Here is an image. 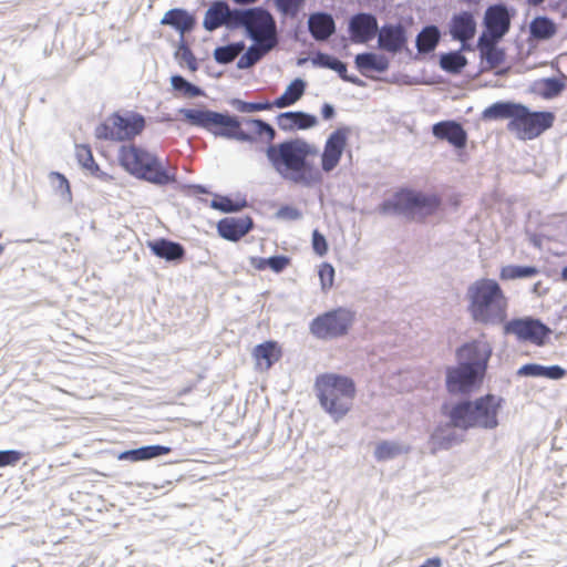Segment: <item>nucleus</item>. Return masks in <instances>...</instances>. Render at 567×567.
<instances>
[{
  "instance_id": "f257e3e1",
  "label": "nucleus",
  "mask_w": 567,
  "mask_h": 567,
  "mask_svg": "<svg viewBox=\"0 0 567 567\" xmlns=\"http://www.w3.org/2000/svg\"><path fill=\"white\" fill-rule=\"evenodd\" d=\"M499 408L501 400L493 394H486L475 401H464L453 405L447 413L451 424L437 426L431 435L433 450H446L456 442L452 427L462 430L472 427L495 429L498 425L497 415Z\"/></svg>"
},
{
  "instance_id": "f03ea898",
  "label": "nucleus",
  "mask_w": 567,
  "mask_h": 567,
  "mask_svg": "<svg viewBox=\"0 0 567 567\" xmlns=\"http://www.w3.org/2000/svg\"><path fill=\"white\" fill-rule=\"evenodd\" d=\"M266 154L281 177L293 184L309 187L322 182L321 171L309 162L316 158L319 152L305 141L292 140L270 145Z\"/></svg>"
},
{
  "instance_id": "7ed1b4c3",
  "label": "nucleus",
  "mask_w": 567,
  "mask_h": 567,
  "mask_svg": "<svg viewBox=\"0 0 567 567\" xmlns=\"http://www.w3.org/2000/svg\"><path fill=\"white\" fill-rule=\"evenodd\" d=\"M179 113L190 125L243 142L262 140L270 143L276 135L275 130L261 120H246L243 127L236 117L209 110L182 109Z\"/></svg>"
},
{
  "instance_id": "20e7f679",
  "label": "nucleus",
  "mask_w": 567,
  "mask_h": 567,
  "mask_svg": "<svg viewBox=\"0 0 567 567\" xmlns=\"http://www.w3.org/2000/svg\"><path fill=\"white\" fill-rule=\"evenodd\" d=\"M492 348L485 341H472L457 350L458 365L446 371V388L451 393H468L482 381Z\"/></svg>"
},
{
  "instance_id": "39448f33",
  "label": "nucleus",
  "mask_w": 567,
  "mask_h": 567,
  "mask_svg": "<svg viewBox=\"0 0 567 567\" xmlns=\"http://www.w3.org/2000/svg\"><path fill=\"white\" fill-rule=\"evenodd\" d=\"M468 311L472 318L484 324H497L507 317L508 300L497 281L480 279L470 286Z\"/></svg>"
},
{
  "instance_id": "423d86ee",
  "label": "nucleus",
  "mask_w": 567,
  "mask_h": 567,
  "mask_svg": "<svg viewBox=\"0 0 567 567\" xmlns=\"http://www.w3.org/2000/svg\"><path fill=\"white\" fill-rule=\"evenodd\" d=\"M315 391L322 409L336 421L352 409L357 393L354 381L337 373H322L316 378Z\"/></svg>"
},
{
  "instance_id": "0eeeda50",
  "label": "nucleus",
  "mask_w": 567,
  "mask_h": 567,
  "mask_svg": "<svg viewBox=\"0 0 567 567\" xmlns=\"http://www.w3.org/2000/svg\"><path fill=\"white\" fill-rule=\"evenodd\" d=\"M118 162L126 172L150 183L167 185L176 182L175 169H166L154 154L135 144L121 146Z\"/></svg>"
},
{
  "instance_id": "6e6552de",
  "label": "nucleus",
  "mask_w": 567,
  "mask_h": 567,
  "mask_svg": "<svg viewBox=\"0 0 567 567\" xmlns=\"http://www.w3.org/2000/svg\"><path fill=\"white\" fill-rule=\"evenodd\" d=\"M441 206V198L435 194H425L413 189L398 190L390 199L384 200L380 210L384 214H403L411 218L424 219L435 214Z\"/></svg>"
},
{
  "instance_id": "1a4fd4ad",
  "label": "nucleus",
  "mask_w": 567,
  "mask_h": 567,
  "mask_svg": "<svg viewBox=\"0 0 567 567\" xmlns=\"http://www.w3.org/2000/svg\"><path fill=\"white\" fill-rule=\"evenodd\" d=\"M144 128L143 115L135 112H128L126 115L113 113L95 128V136L99 140L123 142L134 138Z\"/></svg>"
},
{
  "instance_id": "9d476101",
  "label": "nucleus",
  "mask_w": 567,
  "mask_h": 567,
  "mask_svg": "<svg viewBox=\"0 0 567 567\" xmlns=\"http://www.w3.org/2000/svg\"><path fill=\"white\" fill-rule=\"evenodd\" d=\"M555 118L553 112H532L525 105L519 104L516 117L508 122L507 130L515 133L519 140H534L550 128Z\"/></svg>"
},
{
  "instance_id": "9b49d317",
  "label": "nucleus",
  "mask_w": 567,
  "mask_h": 567,
  "mask_svg": "<svg viewBox=\"0 0 567 567\" xmlns=\"http://www.w3.org/2000/svg\"><path fill=\"white\" fill-rule=\"evenodd\" d=\"M355 313L339 307L316 317L310 323V332L318 339H336L346 336L352 328Z\"/></svg>"
},
{
  "instance_id": "f8f14e48",
  "label": "nucleus",
  "mask_w": 567,
  "mask_h": 567,
  "mask_svg": "<svg viewBox=\"0 0 567 567\" xmlns=\"http://www.w3.org/2000/svg\"><path fill=\"white\" fill-rule=\"evenodd\" d=\"M239 28H244L256 43L277 44L275 20L261 8L239 10L237 29Z\"/></svg>"
},
{
  "instance_id": "ddd939ff",
  "label": "nucleus",
  "mask_w": 567,
  "mask_h": 567,
  "mask_svg": "<svg viewBox=\"0 0 567 567\" xmlns=\"http://www.w3.org/2000/svg\"><path fill=\"white\" fill-rule=\"evenodd\" d=\"M505 331L515 334L519 340L543 346L551 330L537 319H514L506 323Z\"/></svg>"
},
{
  "instance_id": "4468645a",
  "label": "nucleus",
  "mask_w": 567,
  "mask_h": 567,
  "mask_svg": "<svg viewBox=\"0 0 567 567\" xmlns=\"http://www.w3.org/2000/svg\"><path fill=\"white\" fill-rule=\"evenodd\" d=\"M349 127H339L327 138L321 154V171L332 172L340 163L348 144Z\"/></svg>"
},
{
  "instance_id": "2eb2a0df",
  "label": "nucleus",
  "mask_w": 567,
  "mask_h": 567,
  "mask_svg": "<svg viewBox=\"0 0 567 567\" xmlns=\"http://www.w3.org/2000/svg\"><path fill=\"white\" fill-rule=\"evenodd\" d=\"M239 10H230L224 1H215L205 13L203 25L207 31H214L223 25L237 29Z\"/></svg>"
},
{
  "instance_id": "dca6fc26",
  "label": "nucleus",
  "mask_w": 567,
  "mask_h": 567,
  "mask_svg": "<svg viewBox=\"0 0 567 567\" xmlns=\"http://www.w3.org/2000/svg\"><path fill=\"white\" fill-rule=\"evenodd\" d=\"M348 30L352 43H368L379 31L378 20L371 13H357L351 17Z\"/></svg>"
},
{
  "instance_id": "f3484780",
  "label": "nucleus",
  "mask_w": 567,
  "mask_h": 567,
  "mask_svg": "<svg viewBox=\"0 0 567 567\" xmlns=\"http://www.w3.org/2000/svg\"><path fill=\"white\" fill-rule=\"evenodd\" d=\"M257 371H268L282 357V349L277 341L268 340L257 344L251 351Z\"/></svg>"
},
{
  "instance_id": "a211bd4d",
  "label": "nucleus",
  "mask_w": 567,
  "mask_h": 567,
  "mask_svg": "<svg viewBox=\"0 0 567 567\" xmlns=\"http://www.w3.org/2000/svg\"><path fill=\"white\" fill-rule=\"evenodd\" d=\"M379 48L390 52H400L406 44L405 30L400 24H385L378 31Z\"/></svg>"
},
{
  "instance_id": "6ab92c4d",
  "label": "nucleus",
  "mask_w": 567,
  "mask_h": 567,
  "mask_svg": "<svg viewBox=\"0 0 567 567\" xmlns=\"http://www.w3.org/2000/svg\"><path fill=\"white\" fill-rule=\"evenodd\" d=\"M508 11L503 6H492L485 13V27L488 38L501 39L509 29Z\"/></svg>"
},
{
  "instance_id": "aec40b11",
  "label": "nucleus",
  "mask_w": 567,
  "mask_h": 567,
  "mask_svg": "<svg viewBox=\"0 0 567 567\" xmlns=\"http://www.w3.org/2000/svg\"><path fill=\"white\" fill-rule=\"evenodd\" d=\"M252 228L250 217H226L218 221V234L230 241H237L243 238Z\"/></svg>"
},
{
  "instance_id": "412c9836",
  "label": "nucleus",
  "mask_w": 567,
  "mask_h": 567,
  "mask_svg": "<svg viewBox=\"0 0 567 567\" xmlns=\"http://www.w3.org/2000/svg\"><path fill=\"white\" fill-rule=\"evenodd\" d=\"M475 32L476 22L472 12L462 11L452 17L450 33L453 39L465 43L474 38Z\"/></svg>"
},
{
  "instance_id": "4be33fe9",
  "label": "nucleus",
  "mask_w": 567,
  "mask_h": 567,
  "mask_svg": "<svg viewBox=\"0 0 567 567\" xmlns=\"http://www.w3.org/2000/svg\"><path fill=\"white\" fill-rule=\"evenodd\" d=\"M433 135L439 140H445L453 146L462 148L466 144V132L461 124L453 121H443L433 125Z\"/></svg>"
},
{
  "instance_id": "5701e85b",
  "label": "nucleus",
  "mask_w": 567,
  "mask_h": 567,
  "mask_svg": "<svg viewBox=\"0 0 567 567\" xmlns=\"http://www.w3.org/2000/svg\"><path fill=\"white\" fill-rule=\"evenodd\" d=\"M497 40L498 39L488 38L486 34H483L478 40L477 47L481 53L482 63L487 69H495L504 62L505 53L503 50L497 48Z\"/></svg>"
},
{
  "instance_id": "b1692460",
  "label": "nucleus",
  "mask_w": 567,
  "mask_h": 567,
  "mask_svg": "<svg viewBox=\"0 0 567 567\" xmlns=\"http://www.w3.org/2000/svg\"><path fill=\"white\" fill-rule=\"evenodd\" d=\"M161 23L173 27L183 37L195 28L196 19L184 9H171L164 14Z\"/></svg>"
},
{
  "instance_id": "393cba45",
  "label": "nucleus",
  "mask_w": 567,
  "mask_h": 567,
  "mask_svg": "<svg viewBox=\"0 0 567 567\" xmlns=\"http://www.w3.org/2000/svg\"><path fill=\"white\" fill-rule=\"evenodd\" d=\"M308 24L311 35L318 41L327 40L336 31L334 20L328 13L311 14Z\"/></svg>"
},
{
  "instance_id": "a878e982",
  "label": "nucleus",
  "mask_w": 567,
  "mask_h": 567,
  "mask_svg": "<svg viewBox=\"0 0 567 567\" xmlns=\"http://www.w3.org/2000/svg\"><path fill=\"white\" fill-rule=\"evenodd\" d=\"M317 124L313 115L302 112H286L278 116V125L282 130H307Z\"/></svg>"
},
{
  "instance_id": "bb28decb",
  "label": "nucleus",
  "mask_w": 567,
  "mask_h": 567,
  "mask_svg": "<svg viewBox=\"0 0 567 567\" xmlns=\"http://www.w3.org/2000/svg\"><path fill=\"white\" fill-rule=\"evenodd\" d=\"M171 447L163 445L143 446L140 449L128 450L120 453L118 460L131 462L146 461L162 455H167L171 453Z\"/></svg>"
},
{
  "instance_id": "cd10ccee",
  "label": "nucleus",
  "mask_w": 567,
  "mask_h": 567,
  "mask_svg": "<svg viewBox=\"0 0 567 567\" xmlns=\"http://www.w3.org/2000/svg\"><path fill=\"white\" fill-rule=\"evenodd\" d=\"M147 246L155 256L168 261L181 259L185 255V250L181 244L167 239L148 241Z\"/></svg>"
},
{
  "instance_id": "c85d7f7f",
  "label": "nucleus",
  "mask_w": 567,
  "mask_h": 567,
  "mask_svg": "<svg viewBox=\"0 0 567 567\" xmlns=\"http://www.w3.org/2000/svg\"><path fill=\"white\" fill-rule=\"evenodd\" d=\"M355 66L367 75L370 71L382 73L388 70L389 61L385 56L375 53H360L355 56Z\"/></svg>"
},
{
  "instance_id": "c756f323",
  "label": "nucleus",
  "mask_w": 567,
  "mask_h": 567,
  "mask_svg": "<svg viewBox=\"0 0 567 567\" xmlns=\"http://www.w3.org/2000/svg\"><path fill=\"white\" fill-rule=\"evenodd\" d=\"M75 157L78 159V163L81 165L83 169L89 172L91 175L104 178L106 176L105 173H103L100 169V166L94 161L92 150L86 144H79L75 146Z\"/></svg>"
},
{
  "instance_id": "7c9ffc66",
  "label": "nucleus",
  "mask_w": 567,
  "mask_h": 567,
  "mask_svg": "<svg viewBox=\"0 0 567 567\" xmlns=\"http://www.w3.org/2000/svg\"><path fill=\"white\" fill-rule=\"evenodd\" d=\"M518 103L496 102L484 110L483 117L485 120H505L514 121L516 117Z\"/></svg>"
},
{
  "instance_id": "2f4dec72",
  "label": "nucleus",
  "mask_w": 567,
  "mask_h": 567,
  "mask_svg": "<svg viewBox=\"0 0 567 567\" xmlns=\"http://www.w3.org/2000/svg\"><path fill=\"white\" fill-rule=\"evenodd\" d=\"M529 32L536 40H548L556 34L557 25L547 17H536L529 24Z\"/></svg>"
},
{
  "instance_id": "473e14b6",
  "label": "nucleus",
  "mask_w": 567,
  "mask_h": 567,
  "mask_svg": "<svg viewBox=\"0 0 567 567\" xmlns=\"http://www.w3.org/2000/svg\"><path fill=\"white\" fill-rule=\"evenodd\" d=\"M306 84L301 79L293 80L282 95L274 101V106L282 109L295 104L305 93Z\"/></svg>"
},
{
  "instance_id": "72a5a7b5",
  "label": "nucleus",
  "mask_w": 567,
  "mask_h": 567,
  "mask_svg": "<svg viewBox=\"0 0 567 567\" xmlns=\"http://www.w3.org/2000/svg\"><path fill=\"white\" fill-rule=\"evenodd\" d=\"M275 45L272 43H257L251 45L238 60L237 66L239 69H248L256 64L268 51Z\"/></svg>"
},
{
  "instance_id": "f704fd0d",
  "label": "nucleus",
  "mask_w": 567,
  "mask_h": 567,
  "mask_svg": "<svg viewBox=\"0 0 567 567\" xmlns=\"http://www.w3.org/2000/svg\"><path fill=\"white\" fill-rule=\"evenodd\" d=\"M440 41V31L435 25L425 27L416 38L419 52L427 53L433 51Z\"/></svg>"
},
{
  "instance_id": "c9c22d12",
  "label": "nucleus",
  "mask_w": 567,
  "mask_h": 567,
  "mask_svg": "<svg viewBox=\"0 0 567 567\" xmlns=\"http://www.w3.org/2000/svg\"><path fill=\"white\" fill-rule=\"evenodd\" d=\"M319 62L322 66L336 71L343 81L350 82L355 85L363 84V82L359 78L348 75L346 63L338 60L337 58L328 54H321L319 56Z\"/></svg>"
},
{
  "instance_id": "e433bc0d",
  "label": "nucleus",
  "mask_w": 567,
  "mask_h": 567,
  "mask_svg": "<svg viewBox=\"0 0 567 567\" xmlns=\"http://www.w3.org/2000/svg\"><path fill=\"white\" fill-rule=\"evenodd\" d=\"M539 274V269L535 266H515L508 265L502 267L499 278L502 280H515L520 278H530Z\"/></svg>"
},
{
  "instance_id": "4c0bfd02",
  "label": "nucleus",
  "mask_w": 567,
  "mask_h": 567,
  "mask_svg": "<svg viewBox=\"0 0 567 567\" xmlns=\"http://www.w3.org/2000/svg\"><path fill=\"white\" fill-rule=\"evenodd\" d=\"M245 49L243 42L231 43L225 47H218L214 51L215 60L220 64L233 62Z\"/></svg>"
},
{
  "instance_id": "58836bf2",
  "label": "nucleus",
  "mask_w": 567,
  "mask_h": 567,
  "mask_svg": "<svg viewBox=\"0 0 567 567\" xmlns=\"http://www.w3.org/2000/svg\"><path fill=\"white\" fill-rule=\"evenodd\" d=\"M408 447L403 449L402 446L395 443L382 441L375 446L374 456L378 461L382 462L394 458L401 453L408 452Z\"/></svg>"
},
{
  "instance_id": "ea45409f",
  "label": "nucleus",
  "mask_w": 567,
  "mask_h": 567,
  "mask_svg": "<svg viewBox=\"0 0 567 567\" xmlns=\"http://www.w3.org/2000/svg\"><path fill=\"white\" fill-rule=\"evenodd\" d=\"M171 84L174 91L179 92L185 97H196L202 95V90L185 80L181 75H173L171 78Z\"/></svg>"
},
{
  "instance_id": "a19ab883",
  "label": "nucleus",
  "mask_w": 567,
  "mask_h": 567,
  "mask_svg": "<svg viewBox=\"0 0 567 567\" xmlns=\"http://www.w3.org/2000/svg\"><path fill=\"white\" fill-rule=\"evenodd\" d=\"M466 65V59L460 52H451L441 56V66L449 72H460Z\"/></svg>"
},
{
  "instance_id": "79ce46f5",
  "label": "nucleus",
  "mask_w": 567,
  "mask_h": 567,
  "mask_svg": "<svg viewBox=\"0 0 567 567\" xmlns=\"http://www.w3.org/2000/svg\"><path fill=\"white\" fill-rule=\"evenodd\" d=\"M176 59L182 68H187L189 71L195 72L198 69L197 59L194 53L186 44H181L177 52Z\"/></svg>"
},
{
  "instance_id": "37998d69",
  "label": "nucleus",
  "mask_w": 567,
  "mask_h": 567,
  "mask_svg": "<svg viewBox=\"0 0 567 567\" xmlns=\"http://www.w3.org/2000/svg\"><path fill=\"white\" fill-rule=\"evenodd\" d=\"M210 206L223 213H230L241 209L245 206V203L233 202L227 196H216L212 200Z\"/></svg>"
},
{
  "instance_id": "c03bdc74",
  "label": "nucleus",
  "mask_w": 567,
  "mask_h": 567,
  "mask_svg": "<svg viewBox=\"0 0 567 567\" xmlns=\"http://www.w3.org/2000/svg\"><path fill=\"white\" fill-rule=\"evenodd\" d=\"M319 278L322 290L328 291L334 282V268L330 264L323 262L319 267Z\"/></svg>"
},
{
  "instance_id": "a18cd8bd",
  "label": "nucleus",
  "mask_w": 567,
  "mask_h": 567,
  "mask_svg": "<svg viewBox=\"0 0 567 567\" xmlns=\"http://www.w3.org/2000/svg\"><path fill=\"white\" fill-rule=\"evenodd\" d=\"M565 89V83L558 79L549 78L543 81V91L545 97H555Z\"/></svg>"
},
{
  "instance_id": "49530a36",
  "label": "nucleus",
  "mask_w": 567,
  "mask_h": 567,
  "mask_svg": "<svg viewBox=\"0 0 567 567\" xmlns=\"http://www.w3.org/2000/svg\"><path fill=\"white\" fill-rule=\"evenodd\" d=\"M23 457V453L18 450L0 451V468L16 466Z\"/></svg>"
},
{
  "instance_id": "de8ad7c7",
  "label": "nucleus",
  "mask_w": 567,
  "mask_h": 567,
  "mask_svg": "<svg viewBox=\"0 0 567 567\" xmlns=\"http://www.w3.org/2000/svg\"><path fill=\"white\" fill-rule=\"evenodd\" d=\"M277 9L289 16H296L305 0H274Z\"/></svg>"
},
{
  "instance_id": "09e8293b",
  "label": "nucleus",
  "mask_w": 567,
  "mask_h": 567,
  "mask_svg": "<svg viewBox=\"0 0 567 567\" xmlns=\"http://www.w3.org/2000/svg\"><path fill=\"white\" fill-rule=\"evenodd\" d=\"M312 247L319 256H324L328 251V244L322 234L315 230L312 234Z\"/></svg>"
},
{
  "instance_id": "8fccbe9b",
  "label": "nucleus",
  "mask_w": 567,
  "mask_h": 567,
  "mask_svg": "<svg viewBox=\"0 0 567 567\" xmlns=\"http://www.w3.org/2000/svg\"><path fill=\"white\" fill-rule=\"evenodd\" d=\"M267 262L272 271L281 272L290 264V259L287 256H274L267 258Z\"/></svg>"
},
{
  "instance_id": "3c124183",
  "label": "nucleus",
  "mask_w": 567,
  "mask_h": 567,
  "mask_svg": "<svg viewBox=\"0 0 567 567\" xmlns=\"http://www.w3.org/2000/svg\"><path fill=\"white\" fill-rule=\"evenodd\" d=\"M274 106V103L264 102V103H251V102H239L238 110L240 112H257L269 110Z\"/></svg>"
},
{
  "instance_id": "603ef678",
  "label": "nucleus",
  "mask_w": 567,
  "mask_h": 567,
  "mask_svg": "<svg viewBox=\"0 0 567 567\" xmlns=\"http://www.w3.org/2000/svg\"><path fill=\"white\" fill-rule=\"evenodd\" d=\"M566 375V370L559 365L543 367V377L558 380Z\"/></svg>"
},
{
  "instance_id": "864d4df0",
  "label": "nucleus",
  "mask_w": 567,
  "mask_h": 567,
  "mask_svg": "<svg viewBox=\"0 0 567 567\" xmlns=\"http://www.w3.org/2000/svg\"><path fill=\"white\" fill-rule=\"evenodd\" d=\"M278 215L286 219H298L301 217V213L298 208L291 206H284L279 209Z\"/></svg>"
},
{
  "instance_id": "5fc2aeb1",
  "label": "nucleus",
  "mask_w": 567,
  "mask_h": 567,
  "mask_svg": "<svg viewBox=\"0 0 567 567\" xmlns=\"http://www.w3.org/2000/svg\"><path fill=\"white\" fill-rule=\"evenodd\" d=\"M519 372L526 375L543 377V365L526 364L519 370Z\"/></svg>"
},
{
  "instance_id": "6e6d98bb",
  "label": "nucleus",
  "mask_w": 567,
  "mask_h": 567,
  "mask_svg": "<svg viewBox=\"0 0 567 567\" xmlns=\"http://www.w3.org/2000/svg\"><path fill=\"white\" fill-rule=\"evenodd\" d=\"M250 264L257 270H265L266 268H268L267 258H256L255 257V258H251Z\"/></svg>"
},
{
  "instance_id": "4d7b16f0",
  "label": "nucleus",
  "mask_w": 567,
  "mask_h": 567,
  "mask_svg": "<svg viewBox=\"0 0 567 567\" xmlns=\"http://www.w3.org/2000/svg\"><path fill=\"white\" fill-rule=\"evenodd\" d=\"M52 177L56 178L60 183V187H63L65 192L70 193V184L64 175L60 173H52Z\"/></svg>"
},
{
  "instance_id": "13d9d810",
  "label": "nucleus",
  "mask_w": 567,
  "mask_h": 567,
  "mask_svg": "<svg viewBox=\"0 0 567 567\" xmlns=\"http://www.w3.org/2000/svg\"><path fill=\"white\" fill-rule=\"evenodd\" d=\"M442 559L440 557L427 558L422 565L419 567H442Z\"/></svg>"
},
{
  "instance_id": "bf43d9fd",
  "label": "nucleus",
  "mask_w": 567,
  "mask_h": 567,
  "mask_svg": "<svg viewBox=\"0 0 567 567\" xmlns=\"http://www.w3.org/2000/svg\"><path fill=\"white\" fill-rule=\"evenodd\" d=\"M321 114L323 118L329 120L334 115V110L330 104L326 103L322 106Z\"/></svg>"
},
{
  "instance_id": "052dcab7",
  "label": "nucleus",
  "mask_w": 567,
  "mask_h": 567,
  "mask_svg": "<svg viewBox=\"0 0 567 567\" xmlns=\"http://www.w3.org/2000/svg\"><path fill=\"white\" fill-rule=\"evenodd\" d=\"M257 0H234V2L238 3V4H250V3H254Z\"/></svg>"
},
{
  "instance_id": "680f3d73",
  "label": "nucleus",
  "mask_w": 567,
  "mask_h": 567,
  "mask_svg": "<svg viewBox=\"0 0 567 567\" xmlns=\"http://www.w3.org/2000/svg\"><path fill=\"white\" fill-rule=\"evenodd\" d=\"M544 1L545 0H527L528 4L534 7L542 4Z\"/></svg>"
},
{
  "instance_id": "e2e57ef3",
  "label": "nucleus",
  "mask_w": 567,
  "mask_h": 567,
  "mask_svg": "<svg viewBox=\"0 0 567 567\" xmlns=\"http://www.w3.org/2000/svg\"><path fill=\"white\" fill-rule=\"evenodd\" d=\"M195 385H189L185 389H183L181 392H179V395H184V394H187L189 393L193 389H194Z\"/></svg>"
},
{
  "instance_id": "0e129e2a",
  "label": "nucleus",
  "mask_w": 567,
  "mask_h": 567,
  "mask_svg": "<svg viewBox=\"0 0 567 567\" xmlns=\"http://www.w3.org/2000/svg\"><path fill=\"white\" fill-rule=\"evenodd\" d=\"M560 276L564 281H567V266L563 268Z\"/></svg>"
},
{
  "instance_id": "69168bd1",
  "label": "nucleus",
  "mask_w": 567,
  "mask_h": 567,
  "mask_svg": "<svg viewBox=\"0 0 567 567\" xmlns=\"http://www.w3.org/2000/svg\"><path fill=\"white\" fill-rule=\"evenodd\" d=\"M4 246L0 244V255L3 252Z\"/></svg>"
}]
</instances>
